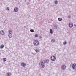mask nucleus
Instances as JSON below:
<instances>
[{"label": "nucleus", "mask_w": 76, "mask_h": 76, "mask_svg": "<svg viewBox=\"0 0 76 76\" xmlns=\"http://www.w3.org/2000/svg\"><path fill=\"white\" fill-rule=\"evenodd\" d=\"M39 66L40 67L44 68L45 67V64L43 61H41L39 64Z\"/></svg>", "instance_id": "1"}, {"label": "nucleus", "mask_w": 76, "mask_h": 76, "mask_svg": "<svg viewBox=\"0 0 76 76\" xmlns=\"http://www.w3.org/2000/svg\"><path fill=\"white\" fill-rule=\"evenodd\" d=\"M8 37L9 38H12V31L11 30H9L8 31Z\"/></svg>", "instance_id": "2"}, {"label": "nucleus", "mask_w": 76, "mask_h": 76, "mask_svg": "<svg viewBox=\"0 0 76 76\" xmlns=\"http://www.w3.org/2000/svg\"><path fill=\"white\" fill-rule=\"evenodd\" d=\"M66 66H65L64 65H63L61 66V69L62 70H65L66 69Z\"/></svg>", "instance_id": "3"}, {"label": "nucleus", "mask_w": 76, "mask_h": 76, "mask_svg": "<svg viewBox=\"0 0 76 76\" xmlns=\"http://www.w3.org/2000/svg\"><path fill=\"white\" fill-rule=\"evenodd\" d=\"M76 64L74 63L72 65V68L73 69H75L76 68Z\"/></svg>", "instance_id": "4"}, {"label": "nucleus", "mask_w": 76, "mask_h": 76, "mask_svg": "<svg viewBox=\"0 0 76 76\" xmlns=\"http://www.w3.org/2000/svg\"><path fill=\"white\" fill-rule=\"evenodd\" d=\"M53 59L52 58H53V57H51L50 58L51 59V60H52V61H55V60H56V57H55V56H53Z\"/></svg>", "instance_id": "5"}, {"label": "nucleus", "mask_w": 76, "mask_h": 76, "mask_svg": "<svg viewBox=\"0 0 76 76\" xmlns=\"http://www.w3.org/2000/svg\"><path fill=\"white\" fill-rule=\"evenodd\" d=\"M73 23H71L69 24V26L70 28H72L73 27Z\"/></svg>", "instance_id": "6"}, {"label": "nucleus", "mask_w": 76, "mask_h": 76, "mask_svg": "<svg viewBox=\"0 0 76 76\" xmlns=\"http://www.w3.org/2000/svg\"><path fill=\"white\" fill-rule=\"evenodd\" d=\"M0 33L1 35H4V31L3 30H1Z\"/></svg>", "instance_id": "7"}, {"label": "nucleus", "mask_w": 76, "mask_h": 76, "mask_svg": "<svg viewBox=\"0 0 76 76\" xmlns=\"http://www.w3.org/2000/svg\"><path fill=\"white\" fill-rule=\"evenodd\" d=\"M19 9L17 7L15 8L14 9V12H18V10Z\"/></svg>", "instance_id": "8"}, {"label": "nucleus", "mask_w": 76, "mask_h": 76, "mask_svg": "<svg viewBox=\"0 0 76 76\" xmlns=\"http://www.w3.org/2000/svg\"><path fill=\"white\" fill-rule=\"evenodd\" d=\"M21 65L23 67H25L26 66V64H24V63H22L21 64Z\"/></svg>", "instance_id": "9"}, {"label": "nucleus", "mask_w": 76, "mask_h": 76, "mask_svg": "<svg viewBox=\"0 0 76 76\" xmlns=\"http://www.w3.org/2000/svg\"><path fill=\"white\" fill-rule=\"evenodd\" d=\"M44 63H48L49 61L48 60H44Z\"/></svg>", "instance_id": "10"}, {"label": "nucleus", "mask_w": 76, "mask_h": 76, "mask_svg": "<svg viewBox=\"0 0 76 76\" xmlns=\"http://www.w3.org/2000/svg\"><path fill=\"white\" fill-rule=\"evenodd\" d=\"M50 34H53V29H50Z\"/></svg>", "instance_id": "11"}, {"label": "nucleus", "mask_w": 76, "mask_h": 76, "mask_svg": "<svg viewBox=\"0 0 76 76\" xmlns=\"http://www.w3.org/2000/svg\"><path fill=\"white\" fill-rule=\"evenodd\" d=\"M7 76H11V73H8L7 74Z\"/></svg>", "instance_id": "12"}, {"label": "nucleus", "mask_w": 76, "mask_h": 76, "mask_svg": "<svg viewBox=\"0 0 76 76\" xmlns=\"http://www.w3.org/2000/svg\"><path fill=\"white\" fill-rule=\"evenodd\" d=\"M3 48H4V45H2L0 46V48L2 49Z\"/></svg>", "instance_id": "13"}, {"label": "nucleus", "mask_w": 76, "mask_h": 76, "mask_svg": "<svg viewBox=\"0 0 76 76\" xmlns=\"http://www.w3.org/2000/svg\"><path fill=\"white\" fill-rule=\"evenodd\" d=\"M58 20H59V21H61V20H62V18H58Z\"/></svg>", "instance_id": "14"}, {"label": "nucleus", "mask_w": 76, "mask_h": 76, "mask_svg": "<svg viewBox=\"0 0 76 76\" xmlns=\"http://www.w3.org/2000/svg\"><path fill=\"white\" fill-rule=\"evenodd\" d=\"M35 42L36 43V44H37V45H39V42H38V41H36Z\"/></svg>", "instance_id": "15"}, {"label": "nucleus", "mask_w": 76, "mask_h": 76, "mask_svg": "<svg viewBox=\"0 0 76 76\" xmlns=\"http://www.w3.org/2000/svg\"><path fill=\"white\" fill-rule=\"evenodd\" d=\"M6 61V58H4L3 59V61H4V62H5Z\"/></svg>", "instance_id": "16"}, {"label": "nucleus", "mask_w": 76, "mask_h": 76, "mask_svg": "<svg viewBox=\"0 0 76 76\" xmlns=\"http://www.w3.org/2000/svg\"><path fill=\"white\" fill-rule=\"evenodd\" d=\"M30 31L31 32H34V30L32 29H31L30 30Z\"/></svg>", "instance_id": "17"}, {"label": "nucleus", "mask_w": 76, "mask_h": 76, "mask_svg": "<svg viewBox=\"0 0 76 76\" xmlns=\"http://www.w3.org/2000/svg\"><path fill=\"white\" fill-rule=\"evenodd\" d=\"M55 4H57L58 3V1L57 0H56L55 1V3H54Z\"/></svg>", "instance_id": "18"}, {"label": "nucleus", "mask_w": 76, "mask_h": 76, "mask_svg": "<svg viewBox=\"0 0 76 76\" xmlns=\"http://www.w3.org/2000/svg\"><path fill=\"white\" fill-rule=\"evenodd\" d=\"M35 51H36V53H38V52H39V50H38V49H36Z\"/></svg>", "instance_id": "19"}, {"label": "nucleus", "mask_w": 76, "mask_h": 76, "mask_svg": "<svg viewBox=\"0 0 76 76\" xmlns=\"http://www.w3.org/2000/svg\"><path fill=\"white\" fill-rule=\"evenodd\" d=\"M66 41H64L63 43V44H64V45H66Z\"/></svg>", "instance_id": "20"}, {"label": "nucleus", "mask_w": 76, "mask_h": 76, "mask_svg": "<svg viewBox=\"0 0 76 76\" xmlns=\"http://www.w3.org/2000/svg\"><path fill=\"white\" fill-rule=\"evenodd\" d=\"M54 29H57V26H54Z\"/></svg>", "instance_id": "21"}, {"label": "nucleus", "mask_w": 76, "mask_h": 76, "mask_svg": "<svg viewBox=\"0 0 76 76\" xmlns=\"http://www.w3.org/2000/svg\"><path fill=\"white\" fill-rule=\"evenodd\" d=\"M51 42H55V40H54V39H52L51 40Z\"/></svg>", "instance_id": "22"}, {"label": "nucleus", "mask_w": 76, "mask_h": 76, "mask_svg": "<svg viewBox=\"0 0 76 76\" xmlns=\"http://www.w3.org/2000/svg\"><path fill=\"white\" fill-rule=\"evenodd\" d=\"M6 10H9V8L8 7H7L6 8Z\"/></svg>", "instance_id": "23"}, {"label": "nucleus", "mask_w": 76, "mask_h": 76, "mask_svg": "<svg viewBox=\"0 0 76 76\" xmlns=\"http://www.w3.org/2000/svg\"><path fill=\"white\" fill-rule=\"evenodd\" d=\"M34 45H35V46H37V43L36 42L34 43Z\"/></svg>", "instance_id": "24"}, {"label": "nucleus", "mask_w": 76, "mask_h": 76, "mask_svg": "<svg viewBox=\"0 0 76 76\" xmlns=\"http://www.w3.org/2000/svg\"><path fill=\"white\" fill-rule=\"evenodd\" d=\"M38 34H36V35H35V37H38Z\"/></svg>", "instance_id": "25"}, {"label": "nucleus", "mask_w": 76, "mask_h": 76, "mask_svg": "<svg viewBox=\"0 0 76 76\" xmlns=\"http://www.w3.org/2000/svg\"><path fill=\"white\" fill-rule=\"evenodd\" d=\"M74 26H75V28H76V24H74Z\"/></svg>", "instance_id": "26"}, {"label": "nucleus", "mask_w": 76, "mask_h": 76, "mask_svg": "<svg viewBox=\"0 0 76 76\" xmlns=\"http://www.w3.org/2000/svg\"><path fill=\"white\" fill-rule=\"evenodd\" d=\"M70 17H71V16H69V15L68 16V17L69 18H70Z\"/></svg>", "instance_id": "27"}, {"label": "nucleus", "mask_w": 76, "mask_h": 76, "mask_svg": "<svg viewBox=\"0 0 76 76\" xmlns=\"http://www.w3.org/2000/svg\"><path fill=\"white\" fill-rule=\"evenodd\" d=\"M39 38L40 39H41V38H42V37H41V36H39Z\"/></svg>", "instance_id": "28"}, {"label": "nucleus", "mask_w": 76, "mask_h": 76, "mask_svg": "<svg viewBox=\"0 0 76 76\" xmlns=\"http://www.w3.org/2000/svg\"><path fill=\"white\" fill-rule=\"evenodd\" d=\"M69 13H71V11H69Z\"/></svg>", "instance_id": "29"}]
</instances>
